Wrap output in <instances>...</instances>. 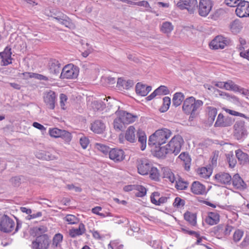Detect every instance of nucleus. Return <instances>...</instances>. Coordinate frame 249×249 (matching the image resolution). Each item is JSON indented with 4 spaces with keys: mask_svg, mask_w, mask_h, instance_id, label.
Wrapping results in <instances>:
<instances>
[{
    "mask_svg": "<svg viewBox=\"0 0 249 249\" xmlns=\"http://www.w3.org/2000/svg\"><path fill=\"white\" fill-rule=\"evenodd\" d=\"M171 134V131L168 129H158L149 137L148 144L150 146H160L166 142Z\"/></svg>",
    "mask_w": 249,
    "mask_h": 249,
    "instance_id": "f257e3e1",
    "label": "nucleus"
},
{
    "mask_svg": "<svg viewBox=\"0 0 249 249\" xmlns=\"http://www.w3.org/2000/svg\"><path fill=\"white\" fill-rule=\"evenodd\" d=\"M203 105V102L200 100H196L193 97H189L184 100L182 110L186 114H190L193 117L195 115V112Z\"/></svg>",
    "mask_w": 249,
    "mask_h": 249,
    "instance_id": "f03ea898",
    "label": "nucleus"
},
{
    "mask_svg": "<svg viewBox=\"0 0 249 249\" xmlns=\"http://www.w3.org/2000/svg\"><path fill=\"white\" fill-rule=\"evenodd\" d=\"M50 244V237L48 234L37 236L31 245L32 249H48Z\"/></svg>",
    "mask_w": 249,
    "mask_h": 249,
    "instance_id": "7ed1b4c3",
    "label": "nucleus"
},
{
    "mask_svg": "<svg viewBox=\"0 0 249 249\" xmlns=\"http://www.w3.org/2000/svg\"><path fill=\"white\" fill-rule=\"evenodd\" d=\"M79 69L73 64L66 65L62 70L60 78L61 79H74L77 77Z\"/></svg>",
    "mask_w": 249,
    "mask_h": 249,
    "instance_id": "20e7f679",
    "label": "nucleus"
},
{
    "mask_svg": "<svg viewBox=\"0 0 249 249\" xmlns=\"http://www.w3.org/2000/svg\"><path fill=\"white\" fill-rule=\"evenodd\" d=\"M183 142V139L179 135L172 138L169 143L167 144L171 154H174L175 155H178L181 150Z\"/></svg>",
    "mask_w": 249,
    "mask_h": 249,
    "instance_id": "39448f33",
    "label": "nucleus"
},
{
    "mask_svg": "<svg viewBox=\"0 0 249 249\" xmlns=\"http://www.w3.org/2000/svg\"><path fill=\"white\" fill-rule=\"evenodd\" d=\"M14 221L7 215L4 214L0 218V231L4 233H10L14 229Z\"/></svg>",
    "mask_w": 249,
    "mask_h": 249,
    "instance_id": "423d86ee",
    "label": "nucleus"
},
{
    "mask_svg": "<svg viewBox=\"0 0 249 249\" xmlns=\"http://www.w3.org/2000/svg\"><path fill=\"white\" fill-rule=\"evenodd\" d=\"M180 10H186L189 13L194 14L197 6V0H179L176 4Z\"/></svg>",
    "mask_w": 249,
    "mask_h": 249,
    "instance_id": "0eeeda50",
    "label": "nucleus"
},
{
    "mask_svg": "<svg viewBox=\"0 0 249 249\" xmlns=\"http://www.w3.org/2000/svg\"><path fill=\"white\" fill-rule=\"evenodd\" d=\"M213 6V3L211 0H199L196 9L199 16L205 17L209 14Z\"/></svg>",
    "mask_w": 249,
    "mask_h": 249,
    "instance_id": "6e6552de",
    "label": "nucleus"
},
{
    "mask_svg": "<svg viewBox=\"0 0 249 249\" xmlns=\"http://www.w3.org/2000/svg\"><path fill=\"white\" fill-rule=\"evenodd\" d=\"M49 134L51 137L61 138L67 142H69L72 138L71 134L69 132L57 128H50Z\"/></svg>",
    "mask_w": 249,
    "mask_h": 249,
    "instance_id": "1a4fd4ad",
    "label": "nucleus"
},
{
    "mask_svg": "<svg viewBox=\"0 0 249 249\" xmlns=\"http://www.w3.org/2000/svg\"><path fill=\"white\" fill-rule=\"evenodd\" d=\"M219 88H224L226 90H232L235 92H242L243 94L246 95L247 93V90L244 91V89L237 85L235 84L232 80H228L226 82H219Z\"/></svg>",
    "mask_w": 249,
    "mask_h": 249,
    "instance_id": "9d476101",
    "label": "nucleus"
},
{
    "mask_svg": "<svg viewBox=\"0 0 249 249\" xmlns=\"http://www.w3.org/2000/svg\"><path fill=\"white\" fill-rule=\"evenodd\" d=\"M152 164L147 159H140L137 161V169L138 173L142 175L149 174Z\"/></svg>",
    "mask_w": 249,
    "mask_h": 249,
    "instance_id": "9b49d317",
    "label": "nucleus"
},
{
    "mask_svg": "<svg viewBox=\"0 0 249 249\" xmlns=\"http://www.w3.org/2000/svg\"><path fill=\"white\" fill-rule=\"evenodd\" d=\"M43 99L45 103L49 109H53L55 108L56 99L55 92L51 90L46 92L44 94Z\"/></svg>",
    "mask_w": 249,
    "mask_h": 249,
    "instance_id": "f8f14e48",
    "label": "nucleus"
},
{
    "mask_svg": "<svg viewBox=\"0 0 249 249\" xmlns=\"http://www.w3.org/2000/svg\"><path fill=\"white\" fill-rule=\"evenodd\" d=\"M232 15V13L228 8L226 9H219V19L220 20L221 26H225L227 25L231 19Z\"/></svg>",
    "mask_w": 249,
    "mask_h": 249,
    "instance_id": "ddd939ff",
    "label": "nucleus"
},
{
    "mask_svg": "<svg viewBox=\"0 0 249 249\" xmlns=\"http://www.w3.org/2000/svg\"><path fill=\"white\" fill-rule=\"evenodd\" d=\"M116 115H119L126 125L132 123L138 119V116L128 113L123 110L118 109L115 112Z\"/></svg>",
    "mask_w": 249,
    "mask_h": 249,
    "instance_id": "4468645a",
    "label": "nucleus"
},
{
    "mask_svg": "<svg viewBox=\"0 0 249 249\" xmlns=\"http://www.w3.org/2000/svg\"><path fill=\"white\" fill-rule=\"evenodd\" d=\"M109 158L115 162H120L125 158L124 152L121 149L111 148L109 152Z\"/></svg>",
    "mask_w": 249,
    "mask_h": 249,
    "instance_id": "2eb2a0df",
    "label": "nucleus"
},
{
    "mask_svg": "<svg viewBox=\"0 0 249 249\" xmlns=\"http://www.w3.org/2000/svg\"><path fill=\"white\" fill-rule=\"evenodd\" d=\"M53 18L60 24L70 29L73 27V23L71 20L66 15L62 13L54 14Z\"/></svg>",
    "mask_w": 249,
    "mask_h": 249,
    "instance_id": "dca6fc26",
    "label": "nucleus"
},
{
    "mask_svg": "<svg viewBox=\"0 0 249 249\" xmlns=\"http://www.w3.org/2000/svg\"><path fill=\"white\" fill-rule=\"evenodd\" d=\"M150 147H152L154 155L157 158H164L167 154H171L167 145L164 146L155 145Z\"/></svg>",
    "mask_w": 249,
    "mask_h": 249,
    "instance_id": "f3484780",
    "label": "nucleus"
},
{
    "mask_svg": "<svg viewBox=\"0 0 249 249\" xmlns=\"http://www.w3.org/2000/svg\"><path fill=\"white\" fill-rule=\"evenodd\" d=\"M49 72L54 75H58L61 69V65L56 59H51L48 64Z\"/></svg>",
    "mask_w": 249,
    "mask_h": 249,
    "instance_id": "a211bd4d",
    "label": "nucleus"
},
{
    "mask_svg": "<svg viewBox=\"0 0 249 249\" xmlns=\"http://www.w3.org/2000/svg\"><path fill=\"white\" fill-rule=\"evenodd\" d=\"M105 124L101 120H96L91 124L90 129L95 133L101 134L105 130Z\"/></svg>",
    "mask_w": 249,
    "mask_h": 249,
    "instance_id": "6ab92c4d",
    "label": "nucleus"
},
{
    "mask_svg": "<svg viewBox=\"0 0 249 249\" xmlns=\"http://www.w3.org/2000/svg\"><path fill=\"white\" fill-rule=\"evenodd\" d=\"M151 86H146L145 85L138 83L135 87V91L137 95L145 96L151 90Z\"/></svg>",
    "mask_w": 249,
    "mask_h": 249,
    "instance_id": "aec40b11",
    "label": "nucleus"
},
{
    "mask_svg": "<svg viewBox=\"0 0 249 249\" xmlns=\"http://www.w3.org/2000/svg\"><path fill=\"white\" fill-rule=\"evenodd\" d=\"M234 121V119L228 115H224L222 113L219 114V127L231 126Z\"/></svg>",
    "mask_w": 249,
    "mask_h": 249,
    "instance_id": "412c9836",
    "label": "nucleus"
},
{
    "mask_svg": "<svg viewBox=\"0 0 249 249\" xmlns=\"http://www.w3.org/2000/svg\"><path fill=\"white\" fill-rule=\"evenodd\" d=\"M231 181L233 186L236 189L243 190L246 188V183L238 174L233 176Z\"/></svg>",
    "mask_w": 249,
    "mask_h": 249,
    "instance_id": "4be33fe9",
    "label": "nucleus"
},
{
    "mask_svg": "<svg viewBox=\"0 0 249 249\" xmlns=\"http://www.w3.org/2000/svg\"><path fill=\"white\" fill-rule=\"evenodd\" d=\"M5 52V55L2 58L0 62V65L2 66H6L12 63V60L13 58L11 57L12 53L11 48L9 46L6 47Z\"/></svg>",
    "mask_w": 249,
    "mask_h": 249,
    "instance_id": "5701e85b",
    "label": "nucleus"
},
{
    "mask_svg": "<svg viewBox=\"0 0 249 249\" xmlns=\"http://www.w3.org/2000/svg\"><path fill=\"white\" fill-rule=\"evenodd\" d=\"M192 193L196 195H203L206 193L205 186L200 183L199 181H194L191 186Z\"/></svg>",
    "mask_w": 249,
    "mask_h": 249,
    "instance_id": "b1692460",
    "label": "nucleus"
},
{
    "mask_svg": "<svg viewBox=\"0 0 249 249\" xmlns=\"http://www.w3.org/2000/svg\"><path fill=\"white\" fill-rule=\"evenodd\" d=\"M85 225L80 223L78 228H72L69 231V235L71 238H75L78 236L83 234L86 232Z\"/></svg>",
    "mask_w": 249,
    "mask_h": 249,
    "instance_id": "393cba45",
    "label": "nucleus"
},
{
    "mask_svg": "<svg viewBox=\"0 0 249 249\" xmlns=\"http://www.w3.org/2000/svg\"><path fill=\"white\" fill-rule=\"evenodd\" d=\"M135 128L133 126H130L126 130L124 138L128 142L133 143L136 141Z\"/></svg>",
    "mask_w": 249,
    "mask_h": 249,
    "instance_id": "a878e982",
    "label": "nucleus"
},
{
    "mask_svg": "<svg viewBox=\"0 0 249 249\" xmlns=\"http://www.w3.org/2000/svg\"><path fill=\"white\" fill-rule=\"evenodd\" d=\"M134 85V82L132 80H124L122 78L118 79L117 86L119 89H129Z\"/></svg>",
    "mask_w": 249,
    "mask_h": 249,
    "instance_id": "bb28decb",
    "label": "nucleus"
},
{
    "mask_svg": "<svg viewBox=\"0 0 249 249\" xmlns=\"http://www.w3.org/2000/svg\"><path fill=\"white\" fill-rule=\"evenodd\" d=\"M178 158L182 161L185 169L187 171L189 170L191 164V159L188 153L182 152L179 155Z\"/></svg>",
    "mask_w": 249,
    "mask_h": 249,
    "instance_id": "cd10ccee",
    "label": "nucleus"
},
{
    "mask_svg": "<svg viewBox=\"0 0 249 249\" xmlns=\"http://www.w3.org/2000/svg\"><path fill=\"white\" fill-rule=\"evenodd\" d=\"M117 116L113 122L114 128L117 132L123 131L126 127V124L119 115Z\"/></svg>",
    "mask_w": 249,
    "mask_h": 249,
    "instance_id": "c85d7f7f",
    "label": "nucleus"
},
{
    "mask_svg": "<svg viewBox=\"0 0 249 249\" xmlns=\"http://www.w3.org/2000/svg\"><path fill=\"white\" fill-rule=\"evenodd\" d=\"M236 157L240 162V164H245L249 162V157L248 155L243 152L241 149H237L235 151Z\"/></svg>",
    "mask_w": 249,
    "mask_h": 249,
    "instance_id": "c756f323",
    "label": "nucleus"
},
{
    "mask_svg": "<svg viewBox=\"0 0 249 249\" xmlns=\"http://www.w3.org/2000/svg\"><path fill=\"white\" fill-rule=\"evenodd\" d=\"M138 141L141 144V149L144 150L146 145V136L145 132L141 129H139L137 132Z\"/></svg>",
    "mask_w": 249,
    "mask_h": 249,
    "instance_id": "7c9ffc66",
    "label": "nucleus"
},
{
    "mask_svg": "<svg viewBox=\"0 0 249 249\" xmlns=\"http://www.w3.org/2000/svg\"><path fill=\"white\" fill-rule=\"evenodd\" d=\"M184 218L191 226H195L196 225V213L187 211L184 214Z\"/></svg>",
    "mask_w": 249,
    "mask_h": 249,
    "instance_id": "2f4dec72",
    "label": "nucleus"
},
{
    "mask_svg": "<svg viewBox=\"0 0 249 249\" xmlns=\"http://www.w3.org/2000/svg\"><path fill=\"white\" fill-rule=\"evenodd\" d=\"M229 28L232 33L236 34L240 31L242 26L239 19H235L230 23Z\"/></svg>",
    "mask_w": 249,
    "mask_h": 249,
    "instance_id": "473e14b6",
    "label": "nucleus"
},
{
    "mask_svg": "<svg viewBox=\"0 0 249 249\" xmlns=\"http://www.w3.org/2000/svg\"><path fill=\"white\" fill-rule=\"evenodd\" d=\"M185 96L182 92H178L175 93L172 99L173 106L177 107L181 105L184 100Z\"/></svg>",
    "mask_w": 249,
    "mask_h": 249,
    "instance_id": "72a5a7b5",
    "label": "nucleus"
},
{
    "mask_svg": "<svg viewBox=\"0 0 249 249\" xmlns=\"http://www.w3.org/2000/svg\"><path fill=\"white\" fill-rule=\"evenodd\" d=\"M181 231H183L185 233H187L190 235H194L197 238V241L196 243V245H202L201 242L202 241V238H204L203 236H200L199 233L198 232H196L193 231H189L187 230L184 226H182Z\"/></svg>",
    "mask_w": 249,
    "mask_h": 249,
    "instance_id": "f704fd0d",
    "label": "nucleus"
},
{
    "mask_svg": "<svg viewBox=\"0 0 249 249\" xmlns=\"http://www.w3.org/2000/svg\"><path fill=\"white\" fill-rule=\"evenodd\" d=\"M231 181V177L227 173H221L219 174V183L225 185H229Z\"/></svg>",
    "mask_w": 249,
    "mask_h": 249,
    "instance_id": "c9c22d12",
    "label": "nucleus"
},
{
    "mask_svg": "<svg viewBox=\"0 0 249 249\" xmlns=\"http://www.w3.org/2000/svg\"><path fill=\"white\" fill-rule=\"evenodd\" d=\"M232 229V227L231 226H219V236H221L220 237L219 236V239L222 238L223 235L224 236L229 235Z\"/></svg>",
    "mask_w": 249,
    "mask_h": 249,
    "instance_id": "e433bc0d",
    "label": "nucleus"
},
{
    "mask_svg": "<svg viewBox=\"0 0 249 249\" xmlns=\"http://www.w3.org/2000/svg\"><path fill=\"white\" fill-rule=\"evenodd\" d=\"M218 221V214L213 212H210L205 219V222L210 225L216 224Z\"/></svg>",
    "mask_w": 249,
    "mask_h": 249,
    "instance_id": "4c0bfd02",
    "label": "nucleus"
},
{
    "mask_svg": "<svg viewBox=\"0 0 249 249\" xmlns=\"http://www.w3.org/2000/svg\"><path fill=\"white\" fill-rule=\"evenodd\" d=\"M63 236L61 233L55 234L53 238L52 246L54 248H61V243L63 241Z\"/></svg>",
    "mask_w": 249,
    "mask_h": 249,
    "instance_id": "58836bf2",
    "label": "nucleus"
},
{
    "mask_svg": "<svg viewBox=\"0 0 249 249\" xmlns=\"http://www.w3.org/2000/svg\"><path fill=\"white\" fill-rule=\"evenodd\" d=\"M150 178L155 181H158L160 179V173L157 168L152 166L149 172Z\"/></svg>",
    "mask_w": 249,
    "mask_h": 249,
    "instance_id": "ea45409f",
    "label": "nucleus"
},
{
    "mask_svg": "<svg viewBox=\"0 0 249 249\" xmlns=\"http://www.w3.org/2000/svg\"><path fill=\"white\" fill-rule=\"evenodd\" d=\"M207 110L208 122L210 124H212L217 114V109L216 108L212 107H207Z\"/></svg>",
    "mask_w": 249,
    "mask_h": 249,
    "instance_id": "a19ab883",
    "label": "nucleus"
},
{
    "mask_svg": "<svg viewBox=\"0 0 249 249\" xmlns=\"http://www.w3.org/2000/svg\"><path fill=\"white\" fill-rule=\"evenodd\" d=\"M174 29V26L172 23L168 21L163 22L160 27L161 31L165 34L170 33Z\"/></svg>",
    "mask_w": 249,
    "mask_h": 249,
    "instance_id": "79ce46f5",
    "label": "nucleus"
},
{
    "mask_svg": "<svg viewBox=\"0 0 249 249\" xmlns=\"http://www.w3.org/2000/svg\"><path fill=\"white\" fill-rule=\"evenodd\" d=\"M219 96H220L223 99H227L229 101L233 102L234 103H238L239 99L234 95H231L228 93L221 91L219 90Z\"/></svg>",
    "mask_w": 249,
    "mask_h": 249,
    "instance_id": "37998d69",
    "label": "nucleus"
},
{
    "mask_svg": "<svg viewBox=\"0 0 249 249\" xmlns=\"http://www.w3.org/2000/svg\"><path fill=\"white\" fill-rule=\"evenodd\" d=\"M249 2H242L241 5H237L235 10L236 14L237 16L242 18L245 16V5H249Z\"/></svg>",
    "mask_w": 249,
    "mask_h": 249,
    "instance_id": "c03bdc74",
    "label": "nucleus"
},
{
    "mask_svg": "<svg viewBox=\"0 0 249 249\" xmlns=\"http://www.w3.org/2000/svg\"><path fill=\"white\" fill-rule=\"evenodd\" d=\"M231 42L230 38L219 35V49H223L226 46H229Z\"/></svg>",
    "mask_w": 249,
    "mask_h": 249,
    "instance_id": "a18cd8bd",
    "label": "nucleus"
},
{
    "mask_svg": "<svg viewBox=\"0 0 249 249\" xmlns=\"http://www.w3.org/2000/svg\"><path fill=\"white\" fill-rule=\"evenodd\" d=\"M47 231V228L44 226H40L39 227H34L33 229V234L36 237L42 234H45V233Z\"/></svg>",
    "mask_w": 249,
    "mask_h": 249,
    "instance_id": "49530a36",
    "label": "nucleus"
},
{
    "mask_svg": "<svg viewBox=\"0 0 249 249\" xmlns=\"http://www.w3.org/2000/svg\"><path fill=\"white\" fill-rule=\"evenodd\" d=\"M212 169L211 167H202L198 169V173L201 177L203 178H209L212 173Z\"/></svg>",
    "mask_w": 249,
    "mask_h": 249,
    "instance_id": "de8ad7c7",
    "label": "nucleus"
},
{
    "mask_svg": "<svg viewBox=\"0 0 249 249\" xmlns=\"http://www.w3.org/2000/svg\"><path fill=\"white\" fill-rule=\"evenodd\" d=\"M171 104V99L168 96H165L163 98L162 105L160 108L161 112H165L168 110Z\"/></svg>",
    "mask_w": 249,
    "mask_h": 249,
    "instance_id": "09e8293b",
    "label": "nucleus"
},
{
    "mask_svg": "<svg viewBox=\"0 0 249 249\" xmlns=\"http://www.w3.org/2000/svg\"><path fill=\"white\" fill-rule=\"evenodd\" d=\"M137 191L135 196L137 197H142L146 194V189L142 185H135V190Z\"/></svg>",
    "mask_w": 249,
    "mask_h": 249,
    "instance_id": "8fccbe9b",
    "label": "nucleus"
},
{
    "mask_svg": "<svg viewBox=\"0 0 249 249\" xmlns=\"http://www.w3.org/2000/svg\"><path fill=\"white\" fill-rule=\"evenodd\" d=\"M189 183L182 178H179L178 180L176 181V187L178 190H185L188 186Z\"/></svg>",
    "mask_w": 249,
    "mask_h": 249,
    "instance_id": "3c124183",
    "label": "nucleus"
},
{
    "mask_svg": "<svg viewBox=\"0 0 249 249\" xmlns=\"http://www.w3.org/2000/svg\"><path fill=\"white\" fill-rule=\"evenodd\" d=\"M64 220L69 224H76L79 222V219L73 214H67L64 218Z\"/></svg>",
    "mask_w": 249,
    "mask_h": 249,
    "instance_id": "603ef678",
    "label": "nucleus"
},
{
    "mask_svg": "<svg viewBox=\"0 0 249 249\" xmlns=\"http://www.w3.org/2000/svg\"><path fill=\"white\" fill-rule=\"evenodd\" d=\"M95 147L104 154H109V151L111 149V148H109L108 146L99 143L95 144Z\"/></svg>",
    "mask_w": 249,
    "mask_h": 249,
    "instance_id": "864d4df0",
    "label": "nucleus"
},
{
    "mask_svg": "<svg viewBox=\"0 0 249 249\" xmlns=\"http://www.w3.org/2000/svg\"><path fill=\"white\" fill-rule=\"evenodd\" d=\"M247 134L246 129H239L234 130V137L239 140L245 137Z\"/></svg>",
    "mask_w": 249,
    "mask_h": 249,
    "instance_id": "5fc2aeb1",
    "label": "nucleus"
},
{
    "mask_svg": "<svg viewBox=\"0 0 249 249\" xmlns=\"http://www.w3.org/2000/svg\"><path fill=\"white\" fill-rule=\"evenodd\" d=\"M111 220L113 221L115 223L118 224L125 223L126 225H128L129 223V221L128 219L125 217H120L119 216H115Z\"/></svg>",
    "mask_w": 249,
    "mask_h": 249,
    "instance_id": "6e6d98bb",
    "label": "nucleus"
},
{
    "mask_svg": "<svg viewBox=\"0 0 249 249\" xmlns=\"http://www.w3.org/2000/svg\"><path fill=\"white\" fill-rule=\"evenodd\" d=\"M227 161L229 163V166L230 167H234L236 163V160L233 157V155L232 154H228L226 155Z\"/></svg>",
    "mask_w": 249,
    "mask_h": 249,
    "instance_id": "4d7b16f0",
    "label": "nucleus"
},
{
    "mask_svg": "<svg viewBox=\"0 0 249 249\" xmlns=\"http://www.w3.org/2000/svg\"><path fill=\"white\" fill-rule=\"evenodd\" d=\"M156 90V92H158V95H167L170 92L167 87L165 86H160Z\"/></svg>",
    "mask_w": 249,
    "mask_h": 249,
    "instance_id": "13d9d810",
    "label": "nucleus"
},
{
    "mask_svg": "<svg viewBox=\"0 0 249 249\" xmlns=\"http://www.w3.org/2000/svg\"><path fill=\"white\" fill-rule=\"evenodd\" d=\"M218 159V152L216 151L213 152V157L211 159L210 163H209L210 167L213 168L216 167L217 160Z\"/></svg>",
    "mask_w": 249,
    "mask_h": 249,
    "instance_id": "bf43d9fd",
    "label": "nucleus"
},
{
    "mask_svg": "<svg viewBox=\"0 0 249 249\" xmlns=\"http://www.w3.org/2000/svg\"><path fill=\"white\" fill-rule=\"evenodd\" d=\"M243 231L240 230H237L235 231L233 235V240L235 242H237L240 240L243 235Z\"/></svg>",
    "mask_w": 249,
    "mask_h": 249,
    "instance_id": "052dcab7",
    "label": "nucleus"
},
{
    "mask_svg": "<svg viewBox=\"0 0 249 249\" xmlns=\"http://www.w3.org/2000/svg\"><path fill=\"white\" fill-rule=\"evenodd\" d=\"M185 204V201L178 197H176L173 203V206L175 207L180 208Z\"/></svg>",
    "mask_w": 249,
    "mask_h": 249,
    "instance_id": "680f3d73",
    "label": "nucleus"
},
{
    "mask_svg": "<svg viewBox=\"0 0 249 249\" xmlns=\"http://www.w3.org/2000/svg\"><path fill=\"white\" fill-rule=\"evenodd\" d=\"M10 181L12 184L15 187H18L21 183V178L18 176L12 178Z\"/></svg>",
    "mask_w": 249,
    "mask_h": 249,
    "instance_id": "e2e57ef3",
    "label": "nucleus"
},
{
    "mask_svg": "<svg viewBox=\"0 0 249 249\" xmlns=\"http://www.w3.org/2000/svg\"><path fill=\"white\" fill-rule=\"evenodd\" d=\"M164 178L168 179L172 183L174 182L176 180L174 174L169 171L164 173Z\"/></svg>",
    "mask_w": 249,
    "mask_h": 249,
    "instance_id": "0e129e2a",
    "label": "nucleus"
},
{
    "mask_svg": "<svg viewBox=\"0 0 249 249\" xmlns=\"http://www.w3.org/2000/svg\"><path fill=\"white\" fill-rule=\"evenodd\" d=\"M68 100L66 94L61 93L60 95V105L62 109H65V103Z\"/></svg>",
    "mask_w": 249,
    "mask_h": 249,
    "instance_id": "69168bd1",
    "label": "nucleus"
},
{
    "mask_svg": "<svg viewBox=\"0 0 249 249\" xmlns=\"http://www.w3.org/2000/svg\"><path fill=\"white\" fill-rule=\"evenodd\" d=\"M234 130L246 129L245 127V122L243 120H240L236 122L234 125Z\"/></svg>",
    "mask_w": 249,
    "mask_h": 249,
    "instance_id": "338daca9",
    "label": "nucleus"
},
{
    "mask_svg": "<svg viewBox=\"0 0 249 249\" xmlns=\"http://www.w3.org/2000/svg\"><path fill=\"white\" fill-rule=\"evenodd\" d=\"M218 36L215 37L210 42L209 47L211 49L217 50L218 49Z\"/></svg>",
    "mask_w": 249,
    "mask_h": 249,
    "instance_id": "774afa93",
    "label": "nucleus"
}]
</instances>
